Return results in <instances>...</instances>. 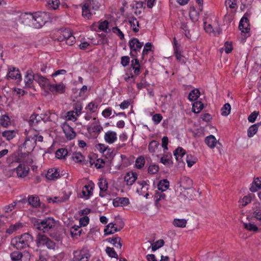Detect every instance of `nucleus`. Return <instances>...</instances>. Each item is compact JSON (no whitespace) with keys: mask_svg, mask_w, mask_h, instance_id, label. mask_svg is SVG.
<instances>
[{"mask_svg":"<svg viewBox=\"0 0 261 261\" xmlns=\"http://www.w3.org/2000/svg\"><path fill=\"white\" fill-rule=\"evenodd\" d=\"M17 132L15 130H6L2 132V136L7 141H10L15 138Z\"/></svg>","mask_w":261,"mask_h":261,"instance_id":"nucleus-32","label":"nucleus"},{"mask_svg":"<svg viewBox=\"0 0 261 261\" xmlns=\"http://www.w3.org/2000/svg\"><path fill=\"white\" fill-rule=\"evenodd\" d=\"M35 81L39 84L40 86L45 89H49L51 84L49 80L40 74H35Z\"/></svg>","mask_w":261,"mask_h":261,"instance_id":"nucleus-14","label":"nucleus"},{"mask_svg":"<svg viewBox=\"0 0 261 261\" xmlns=\"http://www.w3.org/2000/svg\"><path fill=\"white\" fill-rule=\"evenodd\" d=\"M10 256L12 260L18 261L21 259L22 254L19 251H14L11 253Z\"/></svg>","mask_w":261,"mask_h":261,"instance_id":"nucleus-59","label":"nucleus"},{"mask_svg":"<svg viewBox=\"0 0 261 261\" xmlns=\"http://www.w3.org/2000/svg\"><path fill=\"white\" fill-rule=\"evenodd\" d=\"M24 134L25 139L23 143L19 146V150L21 152H24V153H29L36 145L34 139L36 136V132L33 128H31L29 130L25 129Z\"/></svg>","mask_w":261,"mask_h":261,"instance_id":"nucleus-1","label":"nucleus"},{"mask_svg":"<svg viewBox=\"0 0 261 261\" xmlns=\"http://www.w3.org/2000/svg\"><path fill=\"white\" fill-rule=\"evenodd\" d=\"M59 176V173L56 169H50L48 170L46 177L49 180H55Z\"/></svg>","mask_w":261,"mask_h":261,"instance_id":"nucleus-33","label":"nucleus"},{"mask_svg":"<svg viewBox=\"0 0 261 261\" xmlns=\"http://www.w3.org/2000/svg\"><path fill=\"white\" fill-rule=\"evenodd\" d=\"M107 241L114 246L116 249L121 250L122 246L121 238L117 234L114 235L112 237L109 238Z\"/></svg>","mask_w":261,"mask_h":261,"instance_id":"nucleus-21","label":"nucleus"},{"mask_svg":"<svg viewBox=\"0 0 261 261\" xmlns=\"http://www.w3.org/2000/svg\"><path fill=\"white\" fill-rule=\"evenodd\" d=\"M145 163L144 158L143 156H139L136 160L135 167L137 169H141L144 167Z\"/></svg>","mask_w":261,"mask_h":261,"instance_id":"nucleus-50","label":"nucleus"},{"mask_svg":"<svg viewBox=\"0 0 261 261\" xmlns=\"http://www.w3.org/2000/svg\"><path fill=\"white\" fill-rule=\"evenodd\" d=\"M118 231H119V229L115 226V224L113 223H109L104 229L105 233L106 235L114 233Z\"/></svg>","mask_w":261,"mask_h":261,"instance_id":"nucleus-35","label":"nucleus"},{"mask_svg":"<svg viewBox=\"0 0 261 261\" xmlns=\"http://www.w3.org/2000/svg\"><path fill=\"white\" fill-rule=\"evenodd\" d=\"M138 187L136 189V192L141 195L147 198V185L146 181L144 180L138 181Z\"/></svg>","mask_w":261,"mask_h":261,"instance_id":"nucleus-24","label":"nucleus"},{"mask_svg":"<svg viewBox=\"0 0 261 261\" xmlns=\"http://www.w3.org/2000/svg\"><path fill=\"white\" fill-rule=\"evenodd\" d=\"M63 129L67 140H71L75 138L76 135L75 132L73 128L68 124H64Z\"/></svg>","mask_w":261,"mask_h":261,"instance_id":"nucleus-22","label":"nucleus"},{"mask_svg":"<svg viewBox=\"0 0 261 261\" xmlns=\"http://www.w3.org/2000/svg\"><path fill=\"white\" fill-rule=\"evenodd\" d=\"M132 8L133 12L136 15H141L144 9L142 2H136L132 5Z\"/></svg>","mask_w":261,"mask_h":261,"instance_id":"nucleus-30","label":"nucleus"},{"mask_svg":"<svg viewBox=\"0 0 261 261\" xmlns=\"http://www.w3.org/2000/svg\"><path fill=\"white\" fill-rule=\"evenodd\" d=\"M258 128L256 125H252L248 129L247 135L248 137H252L257 132Z\"/></svg>","mask_w":261,"mask_h":261,"instance_id":"nucleus-61","label":"nucleus"},{"mask_svg":"<svg viewBox=\"0 0 261 261\" xmlns=\"http://www.w3.org/2000/svg\"><path fill=\"white\" fill-rule=\"evenodd\" d=\"M66 86L63 83L58 84H51L49 90L53 94H63L65 92Z\"/></svg>","mask_w":261,"mask_h":261,"instance_id":"nucleus-17","label":"nucleus"},{"mask_svg":"<svg viewBox=\"0 0 261 261\" xmlns=\"http://www.w3.org/2000/svg\"><path fill=\"white\" fill-rule=\"evenodd\" d=\"M189 16L191 19L194 22H196L198 20L199 18V13L194 7H191L190 8Z\"/></svg>","mask_w":261,"mask_h":261,"instance_id":"nucleus-36","label":"nucleus"},{"mask_svg":"<svg viewBox=\"0 0 261 261\" xmlns=\"http://www.w3.org/2000/svg\"><path fill=\"white\" fill-rule=\"evenodd\" d=\"M200 96V92L198 89H195L190 92L188 98L190 101L196 100Z\"/></svg>","mask_w":261,"mask_h":261,"instance_id":"nucleus-44","label":"nucleus"},{"mask_svg":"<svg viewBox=\"0 0 261 261\" xmlns=\"http://www.w3.org/2000/svg\"><path fill=\"white\" fill-rule=\"evenodd\" d=\"M98 29L106 33L110 32L111 30L109 29V31H108L109 29V21L107 20L99 22Z\"/></svg>","mask_w":261,"mask_h":261,"instance_id":"nucleus-45","label":"nucleus"},{"mask_svg":"<svg viewBox=\"0 0 261 261\" xmlns=\"http://www.w3.org/2000/svg\"><path fill=\"white\" fill-rule=\"evenodd\" d=\"M98 108V105L94 101L90 102L86 107V109H87L90 112L92 113H95L97 111Z\"/></svg>","mask_w":261,"mask_h":261,"instance_id":"nucleus-60","label":"nucleus"},{"mask_svg":"<svg viewBox=\"0 0 261 261\" xmlns=\"http://www.w3.org/2000/svg\"><path fill=\"white\" fill-rule=\"evenodd\" d=\"M129 22L130 24L131 27L133 28V30L135 32L139 31V22L137 19L134 17H132L129 18Z\"/></svg>","mask_w":261,"mask_h":261,"instance_id":"nucleus-43","label":"nucleus"},{"mask_svg":"<svg viewBox=\"0 0 261 261\" xmlns=\"http://www.w3.org/2000/svg\"><path fill=\"white\" fill-rule=\"evenodd\" d=\"M166 195L162 192H158L154 195V204L158 211L161 207L162 203L166 201Z\"/></svg>","mask_w":261,"mask_h":261,"instance_id":"nucleus-18","label":"nucleus"},{"mask_svg":"<svg viewBox=\"0 0 261 261\" xmlns=\"http://www.w3.org/2000/svg\"><path fill=\"white\" fill-rule=\"evenodd\" d=\"M99 7L100 4L97 0H85L82 7V16L87 19H91Z\"/></svg>","mask_w":261,"mask_h":261,"instance_id":"nucleus-4","label":"nucleus"},{"mask_svg":"<svg viewBox=\"0 0 261 261\" xmlns=\"http://www.w3.org/2000/svg\"><path fill=\"white\" fill-rule=\"evenodd\" d=\"M58 40L60 42L65 41L66 43L68 45H72L75 42V38L72 33L67 29L61 31Z\"/></svg>","mask_w":261,"mask_h":261,"instance_id":"nucleus-9","label":"nucleus"},{"mask_svg":"<svg viewBox=\"0 0 261 261\" xmlns=\"http://www.w3.org/2000/svg\"><path fill=\"white\" fill-rule=\"evenodd\" d=\"M18 201H14L12 203L6 205L2 208V210L5 213H10L12 212L15 207Z\"/></svg>","mask_w":261,"mask_h":261,"instance_id":"nucleus-53","label":"nucleus"},{"mask_svg":"<svg viewBox=\"0 0 261 261\" xmlns=\"http://www.w3.org/2000/svg\"><path fill=\"white\" fill-rule=\"evenodd\" d=\"M104 139L106 143L113 144L117 140V133L114 131L108 130L105 134Z\"/></svg>","mask_w":261,"mask_h":261,"instance_id":"nucleus-20","label":"nucleus"},{"mask_svg":"<svg viewBox=\"0 0 261 261\" xmlns=\"http://www.w3.org/2000/svg\"><path fill=\"white\" fill-rule=\"evenodd\" d=\"M35 74H32V71H27L24 78L25 87H31L35 81Z\"/></svg>","mask_w":261,"mask_h":261,"instance_id":"nucleus-27","label":"nucleus"},{"mask_svg":"<svg viewBox=\"0 0 261 261\" xmlns=\"http://www.w3.org/2000/svg\"><path fill=\"white\" fill-rule=\"evenodd\" d=\"M99 188V196L101 197H105L108 188V184L107 180L105 178H100L97 183Z\"/></svg>","mask_w":261,"mask_h":261,"instance_id":"nucleus-19","label":"nucleus"},{"mask_svg":"<svg viewBox=\"0 0 261 261\" xmlns=\"http://www.w3.org/2000/svg\"><path fill=\"white\" fill-rule=\"evenodd\" d=\"M165 244V242L163 239H160L155 242L151 243V247L152 251L160 249L163 247Z\"/></svg>","mask_w":261,"mask_h":261,"instance_id":"nucleus-38","label":"nucleus"},{"mask_svg":"<svg viewBox=\"0 0 261 261\" xmlns=\"http://www.w3.org/2000/svg\"><path fill=\"white\" fill-rule=\"evenodd\" d=\"M6 77L8 80H15L17 82H20L21 79V74L19 69L15 67L9 68Z\"/></svg>","mask_w":261,"mask_h":261,"instance_id":"nucleus-15","label":"nucleus"},{"mask_svg":"<svg viewBox=\"0 0 261 261\" xmlns=\"http://www.w3.org/2000/svg\"><path fill=\"white\" fill-rule=\"evenodd\" d=\"M196 161L197 159L192 155H187L186 158V161L189 167H191L196 162Z\"/></svg>","mask_w":261,"mask_h":261,"instance_id":"nucleus-56","label":"nucleus"},{"mask_svg":"<svg viewBox=\"0 0 261 261\" xmlns=\"http://www.w3.org/2000/svg\"><path fill=\"white\" fill-rule=\"evenodd\" d=\"M258 115H259L258 111H254L248 116V121L251 123L254 122Z\"/></svg>","mask_w":261,"mask_h":261,"instance_id":"nucleus-64","label":"nucleus"},{"mask_svg":"<svg viewBox=\"0 0 261 261\" xmlns=\"http://www.w3.org/2000/svg\"><path fill=\"white\" fill-rule=\"evenodd\" d=\"M36 244L38 247L45 245L48 249L55 250L56 247V243L44 234L39 233L36 239Z\"/></svg>","mask_w":261,"mask_h":261,"instance_id":"nucleus-6","label":"nucleus"},{"mask_svg":"<svg viewBox=\"0 0 261 261\" xmlns=\"http://www.w3.org/2000/svg\"><path fill=\"white\" fill-rule=\"evenodd\" d=\"M129 203V199L126 197H117L113 200V204L115 207L126 206Z\"/></svg>","mask_w":261,"mask_h":261,"instance_id":"nucleus-25","label":"nucleus"},{"mask_svg":"<svg viewBox=\"0 0 261 261\" xmlns=\"http://www.w3.org/2000/svg\"><path fill=\"white\" fill-rule=\"evenodd\" d=\"M93 188L90 185H85L82 189V195L80 197L87 200L93 194Z\"/></svg>","mask_w":261,"mask_h":261,"instance_id":"nucleus-23","label":"nucleus"},{"mask_svg":"<svg viewBox=\"0 0 261 261\" xmlns=\"http://www.w3.org/2000/svg\"><path fill=\"white\" fill-rule=\"evenodd\" d=\"M111 31L116 34L120 39L123 40L124 39V34L117 27H113Z\"/></svg>","mask_w":261,"mask_h":261,"instance_id":"nucleus-57","label":"nucleus"},{"mask_svg":"<svg viewBox=\"0 0 261 261\" xmlns=\"http://www.w3.org/2000/svg\"><path fill=\"white\" fill-rule=\"evenodd\" d=\"M187 221L185 219H175L173 221V224L178 227H185Z\"/></svg>","mask_w":261,"mask_h":261,"instance_id":"nucleus-42","label":"nucleus"},{"mask_svg":"<svg viewBox=\"0 0 261 261\" xmlns=\"http://www.w3.org/2000/svg\"><path fill=\"white\" fill-rule=\"evenodd\" d=\"M15 164L18 165L13 169V176H15V174H16V176L18 178H23L27 177L29 173L30 168L23 163L19 162L18 161L12 162L10 166Z\"/></svg>","mask_w":261,"mask_h":261,"instance_id":"nucleus-5","label":"nucleus"},{"mask_svg":"<svg viewBox=\"0 0 261 261\" xmlns=\"http://www.w3.org/2000/svg\"><path fill=\"white\" fill-rule=\"evenodd\" d=\"M204 29L207 33L214 36L220 33V29L216 19L213 23H207L206 22H204Z\"/></svg>","mask_w":261,"mask_h":261,"instance_id":"nucleus-11","label":"nucleus"},{"mask_svg":"<svg viewBox=\"0 0 261 261\" xmlns=\"http://www.w3.org/2000/svg\"><path fill=\"white\" fill-rule=\"evenodd\" d=\"M10 123V119L8 115L5 114L0 117V124L1 125L6 127Z\"/></svg>","mask_w":261,"mask_h":261,"instance_id":"nucleus-41","label":"nucleus"},{"mask_svg":"<svg viewBox=\"0 0 261 261\" xmlns=\"http://www.w3.org/2000/svg\"><path fill=\"white\" fill-rule=\"evenodd\" d=\"M35 229L43 232H48L55 226V220L53 218L47 217L44 219L34 218L32 220Z\"/></svg>","mask_w":261,"mask_h":261,"instance_id":"nucleus-2","label":"nucleus"},{"mask_svg":"<svg viewBox=\"0 0 261 261\" xmlns=\"http://www.w3.org/2000/svg\"><path fill=\"white\" fill-rule=\"evenodd\" d=\"M160 100L161 101L162 106L168 105L171 100V94L162 95Z\"/></svg>","mask_w":261,"mask_h":261,"instance_id":"nucleus-48","label":"nucleus"},{"mask_svg":"<svg viewBox=\"0 0 261 261\" xmlns=\"http://www.w3.org/2000/svg\"><path fill=\"white\" fill-rule=\"evenodd\" d=\"M49 120V117L47 113L41 114L40 115L33 114L30 117L29 123L30 126L33 127L36 126L41 120L45 122Z\"/></svg>","mask_w":261,"mask_h":261,"instance_id":"nucleus-10","label":"nucleus"},{"mask_svg":"<svg viewBox=\"0 0 261 261\" xmlns=\"http://www.w3.org/2000/svg\"><path fill=\"white\" fill-rule=\"evenodd\" d=\"M193 181L188 177H183L180 181V188L182 190H188L190 195L187 196L189 199H192L195 195V190L192 188Z\"/></svg>","mask_w":261,"mask_h":261,"instance_id":"nucleus-8","label":"nucleus"},{"mask_svg":"<svg viewBox=\"0 0 261 261\" xmlns=\"http://www.w3.org/2000/svg\"><path fill=\"white\" fill-rule=\"evenodd\" d=\"M28 201L31 206L37 208L40 206V200L38 196L29 195L28 198Z\"/></svg>","mask_w":261,"mask_h":261,"instance_id":"nucleus-28","label":"nucleus"},{"mask_svg":"<svg viewBox=\"0 0 261 261\" xmlns=\"http://www.w3.org/2000/svg\"><path fill=\"white\" fill-rule=\"evenodd\" d=\"M203 108V103L201 101H197L193 104L192 111L195 113H198L202 110Z\"/></svg>","mask_w":261,"mask_h":261,"instance_id":"nucleus-46","label":"nucleus"},{"mask_svg":"<svg viewBox=\"0 0 261 261\" xmlns=\"http://www.w3.org/2000/svg\"><path fill=\"white\" fill-rule=\"evenodd\" d=\"M71 261H89L90 254L84 250H76L73 252Z\"/></svg>","mask_w":261,"mask_h":261,"instance_id":"nucleus-12","label":"nucleus"},{"mask_svg":"<svg viewBox=\"0 0 261 261\" xmlns=\"http://www.w3.org/2000/svg\"><path fill=\"white\" fill-rule=\"evenodd\" d=\"M107 254L112 258H117L118 255L113 248L107 247L106 248Z\"/></svg>","mask_w":261,"mask_h":261,"instance_id":"nucleus-58","label":"nucleus"},{"mask_svg":"<svg viewBox=\"0 0 261 261\" xmlns=\"http://www.w3.org/2000/svg\"><path fill=\"white\" fill-rule=\"evenodd\" d=\"M33 17V13H22L19 16V22L25 25H28L34 28Z\"/></svg>","mask_w":261,"mask_h":261,"instance_id":"nucleus-13","label":"nucleus"},{"mask_svg":"<svg viewBox=\"0 0 261 261\" xmlns=\"http://www.w3.org/2000/svg\"><path fill=\"white\" fill-rule=\"evenodd\" d=\"M67 154V150L63 148L58 149L56 152V156L59 159H65Z\"/></svg>","mask_w":261,"mask_h":261,"instance_id":"nucleus-40","label":"nucleus"},{"mask_svg":"<svg viewBox=\"0 0 261 261\" xmlns=\"http://www.w3.org/2000/svg\"><path fill=\"white\" fill-rule=\"evenodd\" d=\"M249 20L247 17L244 16L241 20L239 24L240 30L243 33H248L250 30Z\"/></svg>","mask_w":261,"mask_h":261,"instance_id":"nucleus-26","label":"nucleus"},{"mask_svg":"<svg viewBox=\"0 0 261 261\" xmlns=\"http://www.w3.org/2000/svg\"><path fill=\"white\" fill-rule=\"evenodd\" d=\"M80 226L74 225L70 228V233L72 237L74 238L77 236H80L81 233Z\"/></svg>","mask_w":261,"mask_h":261,"instance_id":"nucleus-49","label":"nucleus"},{"mask_svg":"<svg viewBox=\"0 0 261 261\" xmlns=\"http://www.w3.org/2000/svg\"><path fill=\"white\" fill-rule=\"evenodd\" d=\"M48 4L50 8L56 10L59 8L60 3L59 0H49Z\"/></svg>","mask_w":261,"mask_h":261,"instance_id":"nucleus-62","label":"nucleus"},{"mask_svg":"<svg viewBox=\"0 0 261 261\" xmlns=\"http://www.w3.org/2000/svg\"><path fill=\"white\" fill-rule=\"evenodd\" d=\"M174 155L177 161H180L184 162L182 158L185 154V151L181 147H178L174 150Z\"/></svg>","mask_w":261,"mask_h":261,"instance_id":"nucleus-37","label":"nucleus"},{"mask_svg":"<svg viewBox=\"0 0 261 261\" xmlns=\"http://www.w3.org/2000/svg\"><path fill=\"white\" fill-rule=\"evenodd\" d=\"M253 52L255 64L261 66V46L256 47Z\"/></svg>","mask_w":261,"mask_h":261,"instance_id":"nucleus-31","label":"nucleus"},{"mask_svg":"<svg viewBox=\"0 0 261 261\" xmlns=\"http://www.w3.org/2000/svg\"><path fill=\"white\" fill-rule=\"evenodd\" d=\"M137 178V174L135 172H128L124 176V181L127 185L131 186Z\"/></svg>","mask_w":261,"mask_h":261,"instance_id":"nucleus-29","label":"nucleus"},{"mask_svg":"<svg viewBox=\"0 0 261 261\" xmlns=\"http://www.w3.org/2000/svg\"><path fill=\"white\" fill-rule=\"evenodd\" d=\"M253 184L255 185V187H254L253 185H252L251 188H250V190L251 192H254L257 191V188L261 189V177H257L254 179Z\"/></svg>","mask_w":261,"mask_h":261,"instance_id":"nucleus-51","label":"nucleus"},{"mask_svg":"<svg viewBox=\"0 0 261 261\" xmlns=\"http://www.w3.org/2000/svg\"><path fill=\"white\" fill-rule=\"evenodd\" d=\"M159 146V143L158 142L152 141L149 144L148 149L150 152L154 153L158 150Z\"/></svg>","mask_w":261,"mask_h":261,"instance_id":"nucleus-54","label":"nucleus"},{"mask_svg":"<svg viewBox=\"0 0 261 261\" xmlns=\"http://www.w3.org/2000/svg\"><path fill=\"white\" fill-rule=\"evenodd\" d=\"M72 159L75 162L80 163L84 160V156L80 152H76L73 154Z\"/></svg>","mask_w":261,"mask_h":261,"instance_id":"nucleus-63","label":"nucleus"},{"mask_svg":"<svg viewBox=\"0 0 261 261\" xmlns=\"http://www.w3.org/2000/svg\"><path fill=\"white\" fill-rule=\"evenodd\" d=\"M33 16L34 28H40L47 21V16L45 12H36L33 13Z\"/></svg>","mask_w":261,"mask_h":261,"instance_id":"nucleus-7","label":"nucleus"},{"mask_svg":"<svg viewBox=\"0 0 261 261\" xmlns=\"http://www.w3.org/2000/svg\"><path fill=\"white\" fill-rule=\"evenodd\" d=\"M129 47L131 50L130 55H132V51L137 53L141 50L143 43L140 42L137 38H134L129 42Z\"/></svg>","mask_w":261,"mask_h":261,"instance_id":"nucleus-16","label":"nucleus"},{"mask_svg":"<svg viewBox=\"0 0 261 261\" xmlns=\"http://www.w3.org/2000/svg\"><path fill=\"white\" fill-rule=\"evenodd\" d=\"M33 238L29 233H24L21 236L16 237L12 239L11 245L17 250H21L29 247L33 242Z\"/></svg>","mask_w":261,"mask_h":261,"instance_id":"nucleus-3","label":"nucleus"},{"mask_svg":"<svg viewBox=\"0 0 261 261\" xmlns=\"http://www.w3.org/2000/svg\"><path fill=\"white\" fill-rule=\"evenodd\" d=\"M217 142V141L213 135H210L206 137L205 139V143L211 148H214L215 147Z\"/></svg>","mask_w":261,"mask_h":261,"instance_id":"nucleus-34","label":"nucleus"},{"mask_svg":"<svg viewBox=\"0 0 261 261\" xmlns=\"http://www.w3.org/2000/svg\"><path fill=\"white\" fill-rule=\"evenodd\" d=\"M169 186V182L167 179H163L160 181L158 185V189L160 192L165 191Z\"/></svg>","mask_w":261,"mask_h":261,"instance_id":"nucleus-39","label":"nucleus"},{"mask_svg":"<svg viewBox=\"0 0 261 261\" xmlns=\"http://www.w3.org/2000/svg\"><path fill=\"white\" fill-rule=\"evenodd\" d=\"M231 110V106L229 103H225L221 109V115L223 116H227Z\"/></svg>","mask_w":261,"mask_h":261,"instance_id":"nucleus-52","label":"nucleus"},{"mask_svg":"<svg viewBox=\"0 0 261 261\" xmlns=\"http://www.w3.org/2000/svg\"><path fill=\"white\" fill-rule=\"evenodd\" d=\"M132 67L134 70V73L135 74L138 75L140 73V64L138 59H135L132 61Z\"/></svg>","mask_w":261,"mask_h":261,"instance_id":"nucleus-47","label":"nucleus"},{"mask_svg":"<svg viewBox=\"0 0 261 261\" xmlns=\"http://www.w3.org/2000/svg\"><path fill=\"white\" fill-rule=\"evenodd\" d=\"M244 227L248 231L257 232L258 230V228L254 224L251 223H244Z\"/></svg>","mask_w":261,"mask_h":261,"instance_id":"nucleus-55","label":"nucleus"}]
</instances>
